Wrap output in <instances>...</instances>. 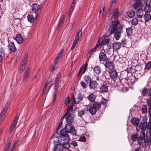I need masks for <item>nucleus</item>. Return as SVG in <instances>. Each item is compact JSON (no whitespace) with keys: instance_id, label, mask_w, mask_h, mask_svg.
I'll use <instances>...</instances> for the list:
<instances>
[{"instance_id":"nucleus-1","label":"nucleus","mask_w":151,"mask_h":151,"mask_svg":"<svg viewBox=\"0 0 151 151\" xmlns=\"http://www.w3.org/2000/svg\"><path fill=\"white\" fill-rule=\"evenodd\" d=\"M110 24L111 29L109 34L112 35L114 33V37L116 40H119L121 36V34L123 32L124 25H120L118 26V22L117 21L111 22L110 23Z\"/></svg>"},{"instance_id":"nucleus-2","label":"nucleus","mask_w":151,"mask_h":151,"mask_svg":"<svg viewBox=\"0 0 151 151\" xmlns=\"http://www.w3.org/2000/svg\"><path fill=\"white\" fill-rule=\"evenodd\" d=\"M110 39L107 35H105L102 37H99V40L95 47H102L105 45L109 44Z\"/></svg>"},{"instance_id":"nucleus-3","label":"nucleus","mask_w":151,"mask_h":151,"mask_svg":"<svg viewBox=\"0 0 151 151\" xmlns=\"http://www.w3.org/2000/svg\"><path fill=\"white\" fill-rule=\"evenodd\" d=\"M64 129L67 132L70 133L72 135H75L76 134V131L71 123L66 124Z\"/></svg>"},{"instance_id":"nucleus-4","label":"nucleus","mask_w":151,"mask_h":151,"mask_svg":"<svg viewBox=\"0 0 151 151\" xmlns=\"http://www.w3.org/2000/svg\"><path fill=\"white\" fill-rule=\"evenodd\" d=\"M53 80L52 78H50L48 79L43 89L42 92L43 94L45 93L47 91V89H49L50 88L51 86L52 85Z\"/></svg>"},{"instance_id":"nucleus-5","label":"nucleus","mask_w":151,"mask_h":151,"mask_svg":"<svg viewBox=\"0 0 151 151\" xmlns=\"http://www.w3.org/2000/svg\"><path fill=\"white\" fill-rule=\"evenodd\" d=\"M67 133L63 129L61 130L60 132V137L61 141H68L69 140L70 138Z\"/></svg>"},{"instance_id":"nucleus-6","label":"nucleus","mask_w":151,"mask_h":151,"mask_svg":"<svg viewBox=\"0 0 151 151\" xmlns=\"http://www.w3.org/2000/svg\"><path fill=\"white\" fill-rule=\"evenodd\" d=\"M64 118H65L66 121L68 123H70L72 122L73 118L71 116V114L70 112H66L64 115L62 117V119H63Z\"/></svg>"},{"instance_id":"nucleus-7","label":"nucleus","mask_w":151,"mask_h":151,"mask_svg":"<svg viewBox=\"0 0 151 151\" xmlns=\"http://www.w3.org/2000/svg\"><path fill=\"white\" fill-rule=\"evenodd\" d=\"M41 7L40 5L36 3L33 4L31 6V9L32 11L34 13H35V17L38 15L37 12L40 10Z\"/></svg>"},{"instance_id":"nucleus-8","label":"nucleus","mask_w":151,"mask_h":151,"mask_svg":"<svg viewBox=\"0 0 151 151\" xmlns=\"http://www.w3.org/2000/svg\"><path fill=\"white\" fill-rule=\"evenodd\" d=\"M146 117H144L142 118V120L144 122H141L139 124H138L139 126L138 128L142 129L143 130H145L147 128V123L146 122Z\"/></svg>"},{"instance_id":"nucleus-9","label":"nucleus","mask_w":151,"mask_h":151,"mask_svg":"<svg viewBox=\"0 0 151 151\" xmlns=\"http://www.w3.org/2000/svg\"><path fill=\"white\" fill-rule=\"evenodd\" d=\"M119 10L117 8H115L113 10V18H114V20H113L112 22H116L117 21L119 23V21L117 19L119 17Z\"/></svg>"},{"instance_id":"nucleus-10","label":"nucleus","mask_w":151,"mask_h":151,"mask_svg":"<svg viewBox=\"0 0 151 151\" xmlns=\"http://www.w3.org/2000/svg\"><path fill=\"white\" fill-rule=\"evenodd\" d=\"M106 68L107 69L109 70H112L114 68V65L113 63L109 60H107L106 63L105 64Z\"/></svg>"},{"instance_id":"nucleus-11","label":"nucleus","mask_w":151,"mask_h":151,"mask_svg":"<svg viewBox=\"0 0 151 151\" xmlns=\"http://www.w3.org/2000/svg\"><path fill=\"white\" fill-rule=\"evenodd\" d=\"M139 121V119L135 117L133 118L131 120V122L132 124L135 126L136 129L137 130H138V127L139 126L138 124Z\"/></svg>"},{"instance_id":"nucleus-12","label":"nucleus","mask_w":151,"mask_h":151,"mask_svg":"<svg viewBox=\"0 0 151 151\" xmlns=\"http://www.w3.org/2000/svg\"><path fill=\"white\" fill-rule=\"evenodd\" d=\"M60 141L58 142L59 144H57L55 145L54 151H61L63 150V147L60 142Z\"/></svg>"},{"instance_id":"nucleus-13","label":"nucleus","mask_w":151,"mask_h":151,"mask_svg":"<svg viewBox=\"0 0 151 151\" xmlns=\"http://www.w3.org/2000/svg\"><path fill=\"white\" fill-rule=\"evenodd\" d=\"M98 84L96 81H90L89 83V86L90 89H94L98 86Z\"/></svg>"},{"instance_id":"nucleus-14","label":"nucleus","mask_w":151,"mask_h":151,"mask_svg":"<svg viewBox=\"0 0 151 151\" xmlns=\"http://www.w3.org/2000/svg\"><path fill=\"white\" fill-rule=\"evenodd\" d=\"M109 73L110 76L112 78H116L118 76L117 72L114 69L110 70Z\"/></svg>"},{"instance_id":"nucleus-15","label":"nucleus","mask_w":151,"mask_h":151,"mask_svg":"<svg viewBox=\"0 0 151 151\" xmlns=\"http://www.w3.org/2000/svg\"><path fill=\"white\" fill-rule=\"evenodd\" d=\"M64 51V49H63L62 48L61 49L60 53L58 55L54 60V64L55 65H56L59 62L60 60L61 59L62 56V53Z\"/></svg>"},{"instance_id":"nucleus-16","label":"nucleus","mask_w":151,"mask_h":151,"mask_svg":"<svg viewBox=\"0 0 151 151\" xmlns=\"http://www.w3.org/2000/svg\"><path fill=\"white\" fill-rule=\"evenodd\" d=\"M29 68H27L24 73V75L22 79V81H25L27 80V79L29 77Z\"/></svg>"},{"instance_id":"nucleus-17","label":"nucleus","mask_w":151,"mask_h":151,"mask_svg":"<svg viewBox=\"0 0 151 151\" xmlns=\"http://www.w3.org/2000/svg\"><path fill=\"white\" fill-rule=\"evenodd\" d=\"M144 18L145 23L146 25H147V23L151 20V15L150 14L145 13L144 15Z\"/></svg>"},{"instance_id":"nucleus-18","label":"nucleus","mask_w":151,"mask_h":151,"mask_svg":"<svg viewBox=\"0 0 151 151\" xmlns=\"http://www.w3.org/2000/svg\"><path fill=\"white\" fill-rule=\"evenodd\" d=\"M99 59L101 63L102 62H104L106 60L107 57L103 52H101L100 53Z\"/></svg>"},{"instance_id":"nucleus-19","label":"nucleus","mask_w":151,"mask_h":151,"mask_svg":"<svg viewBox=\"0 0 151 151\" xmlns=\"http://www.w3.org/2000/svg\"><path fill=\"white\" fill-rule=\"evenodd\" d=\"M145 11L142 9H139L137 12V15L138 18L142 17L144 15Z\"/></svg>"},{"instance_id":"nucleus-20","label":"nucleus","mask_w":151,"mask_h":151,"mask_svg":"<svg viewBox=\"0 0 151 151\" xmlns=\"http://www.w3.org/2000/svg\"><path fill=\"white\" fill-rule=\"evenodd\" d=\"M138 143L139 145H142L143 147L146 146L145 139L139 138L138 140Z\"/></svg>"},{"instance_id":"nucleus-21","label":"nucleus","mask_w":151,"mask_h":151,"mask_svg":"<svg viewBox=\"0 0 151 151\" xmlns=\"http://www.w3.org/2000/svg\"><path fill=\"white\" fill-rule=\"evenodd\" d=\"M68 141H66L65 142L61 141L60 142V143L62 144V145L63 146V148H64L66 149H68L69 148L70 144Z\"/></svg>"},{"instance_id":"nucleus-22","label":"nucleus","mask_w":151,"mask_h":151,"mask_svg":"<svg viewBox=\"0 0 151 151\" xmlns=\"http://www.w3.org/2000/svg\"><path fill=\"white\" fill-rule=\"evenodd\" d=\"M28 54L27 53H25L24 58L22 59L21 62V65L22 66H24L25 64L27 63V60Z\"/></svg>"},{"instance_id":"nucleus-23","label":"nucleus","mask_w":151,"mask_h":151,"mask_svg":"<svg viewBox=\"0 0 151 151\" xmlns=\"http://www.w3.org/2000/svg\"><path fill=\"white\" fill-rule=\"evenodd\" d=\"M108 91V86L106 85H102L100 88V91L102 93L107 92Z\"/></svg>"},{"instance_id":"nucleus-24","label":"nucleus","mask_w":151,"mask_h":151,"mask_svg":"<svg viewBox=\"0 0 151 151\" xmlns=\"http://www.w3.org/2000/svg\"><path fill=\"white\" fill-rule=\"evenodd\" d=\"M88 100L91 102L94 101L95 98V96L93 93H91L88 97Z\"/></svg>"},{"instance_id":"nucleus-25","label":"nucleus","mask_w":151,"mask_h":151,"mask_svg":"<svg viewBox=\"0 0 151 151\" xmlns=\"http://www.w3.org/2000/svg\"><path fill=\"white\" fill-rule=\"evenodd\" d=\"M15 40L18 43H22L23 41V39L21 36L19 34L16 35Z\"/></svg>"},{"instance_id":"nucleus-26","label":"nucleus","mask_w":151,"mask_h":151,"mask_svg":"<svg viewBox=\"0 0 151 151\" xmlns=\"http://www.w3.org/2000/svg\"><path fill=\"white\" fill-rule=\"evenodd\" d=\"M88 111L91 114L94 115L96 113L97 110L93 106H92L89 108Z\"/></svg>"},{"instance_id":"nucleus-27","label":"nucleus","mask_w":151,"mask_h":151,"mask_svg":"<svg viewBox=\"0 0 151 151\" xmlns=\"http://www.w3.org/2000/svg\"><path fill=\"white\" fill-rule=\"evenodd\" d=\"M104 7L102 6L100 9L99 17L100 18H102L104 15Z\"/></svg>"},{"instance_id":"nucleus-28","label":"nucleus","mask_w":151,"mask_h":151,"mask_svg":"<svg viewBox=\"0 0 151 151\" xmlns=\"http://www.w3.org/2000/svg\"><path fill=\"white\" fill-rule=\"evenodd\" d=\"M93 71L96 74H99L101 72V68L99 66H96L94 68Z\"/></svg>"},{"instance_id":"nucleus-29","label":"nucleus","mask_w":151,"mask_h":151,"mask_svg":"<svg viewBox=\"0 0 151 151\" xmlns=\"http://www.w3.org/2000/svg\"><path fill=\"white\" fill-rule=\"evenodd\" d=\"M28 20L31 23L33 22L35 18L32 15L30 14L28 15L27 17Z\"/></svg>"},{"instance_id":"nucleus-30","label":"nucleus","mask_w":151,"mask_h":151,"mask_svg":"<svg viewBox=\"0 0 151 151\" xmlns=\"http://www.w3.org/2000/svg\"><path fill=\"white\" fill-rule=\"evenodd\" d=\"M65 16L63 15L62 16L59 20V22L58 24V27H60V26H61L63 24L64 20L65 19Z\"/></svg>"},{"instance_id":"nucleus-31","label":"nucleus","mask_w":151,"mask_h":151,"mask_svg":"<svg viewBox=\"0 0 151 151\" xmlns=\"http://www.w3.org/2000/svg\"><path fill=\"white\" fill-rule=\"evenodd\" d=\"M134 12L132 11H128L127 13V15L129 18L133 17L135 15Z\"/></svg>"},{"instance_id":"nucleus-32","label":"nucleus","mask_w":151,"mask_h":151,"mask_svg":"<svg viewBox=\"0 0 151 151\" xmlns=\"http://www.w3.org/2000/svg\"><path fill=\"white\" fill-rule=\"evenodd\" d=\"M147 105L148 107V110H151V97L147 100Z\"/></svg>"},{"instance_id":"nucleus-33","label":"nucleus","mask_w":151,"mask_h":151,"mask_svg":"<svg viewBox=\"0 0 151 151\" xmlns=\"http://www.w3.org/2000/svg\"><path fill=\"white\" fill-rule=\"evenodd\" d=\"M84 80L86 83H88L89 81H91V77L89 75H86L84 76Z\"/></svg>"},{"instance_id":"nucleus-34","label":"nucleus","mask_w":151,"mask_h":151,"mask_svg":"<svg viewBox=\"0 0 151 151\" xmlns=\"http://www.w3.org/2000/svg\"><path fill=\"white\" fill-rule=\"evenodd\" d=\"M145 145L146 143L147 144V145L150 146L151 145V137H147L145 139Z\"/></svg>"},{"instance_id":"nucleus-35","label":"nucleus","mask_w":151,"mask_h":151,"mask_svg":"<svg viewBox=\"0 0 151 151\" xmlns=\"http://www.w3.org/2000/svg\"><path fill=\"white\" fill-rule=\"evenodd\" d=\"M127 35L128 36H130L132 33V29L131 28H128L126 29Z\"/></svg>"},{"instance_id":"nucleus-36","label":"nucleus","mask_w":151,"mask_h":151,"mask_svg":"<svg viewBox=\"0 0 151 151\" xmlns=\"http://www.w3.org/2000/svg\"><path fill=\"white\" fill-rule=\"evenodd\" d=\"M148 93V89L146 88H144L142 92V95L143 96H146Z\"/></svg>"},{"instance_id":"nucleus-37","label":"nucleus","mask_w":151,"mask_h":151,"mask_svg":"<svg viewBox=\"0 0 151 151\" xmlns=\"http://www.w3.org/2000/svg\"><path fill=\"white\" fill-rule=\"evenodd\" d=\"M93 106L97 110V109H99L100 108L101 105L100 104L95 102L93 104Z\"/></svg>"},{"instance_id":"nucleus-38","label":"nucleus","mask_w":151,"mask_h":151,"mask_svg":"<svg viewBox=\"0 0 151 151\" xmlns=\"http://www.w3.org/2000/svg\"><path fill=\"white\" fill-rule=\"evenodd\" d=\"M119 83L117 82H115L114 80H113L111 81V86L114 87H117L119 86Z\"/></svg>"},{"instance_id":"nucleus-39","label":"nucleus","mask_w":151,"mask_h":151,"mask_svg":"<svg viewBox=\"0 0 151 151\" xmlns=\"http://www.w3.org/2000/svg\"><path fill=\"white\" fill-rule=\"evenodd\" d=\"M138 22V19L137 18H133L132 20V24L134 25H136L137 24Z\"/></svg>"},{"instance_id":"nucleus-40","label":"nucleus","mask_w":151,"mask_h":151,"mask_svg":"<svg viewBox=\"0 0 151 151\" xmlns=\"http://www.w3.org/2000/svg\"><path fill=\"white\" fill-rule=\"evenodd\" d=\"M151 68V62H149L148 63L146 64V65L145 69V70H148L150 69Z\"/></svg>"},{"instance_id":"nucleus-41","label":"nucleus","mask_w":151,"mask_h":151,"mask_svg":"<svg viewBox=\"0 0 151 151\" xmlns=\"http://www.w3.org/2000/svg\"><path fill=\"white\" fill-rule=\"evenodd\" d=\"M59 82V79H57L56 78L55 81V90H57L58 86V83Z\"/></svg>"},{"instance_id":"nucleus-42","label":"nucleus","mask_w":151,"mask_h":151,"mask_svg":"<svg viewBox=\"0 0 151 151\" xmlns=\"http://www.w3.org/2000/svg\"><path fill=\"white\" fill-rule=\"evenodd\" d=\"M147 106L146 105H143L142 106V111L143 113L145 114L147 113Z\"/></svg>"},{"instance_id":"nucleus-43","label":"nucleus","mask_w":151,"mask_h":151,"mask_svg":"<svg viewBox=\"0 0 151 151\" xmlns=\"http://www.w3.org/2000/svg\"><path fill=\"white\" fill-rule=\"evenodd\" d=\"M145 12H150L151 11V7L150 6H145Z\"/></svg>"},{"instance_id":"nucleus-44","label":"nucleus","mask_w":151,"mask_h":151,"mask_svg":"<svg viewBox=\"0 0 151 151\" xmlns=\"http://www.w3.org/2000/svg\"><path fill=\"white\" fill-rule=\"evenodd\" d=\"M77 98L78 102H80L83 100V95L81 94H78Z\"/></svg>"},{"instance_id":"nucleus-45","label":"nucleus","mask_w":151,"mask_h":151,"mask_svg":"<svg viewBox=\"0 0 151 151\" xmlns=\"http://www.w3.org/2000/svg\"><path fill=\"white\" fill-rule=\"evenodd\" d=\"M141 5V3L140 2H136L134 4V7L135 9H137Z\"/></svg>"},{"instance_id":"nucleus-46","label":"nucleus","mask_w":151,"mask_h":151,"mask_svg":"<svg viewBox=\"0 0 151 151\" xmlns=\"http://www.w3.org/2000/svg\"><path fill=\"white\" fill-rule=\"evenodd\" d=\"M145 132L143 131H141L140 133V135L139 138L145 139Z\"/></svg>"},{"instance_id":"nucleus-47","label":"nucleus","mask_w":151,"mask_h":151,"mask_svg":"<svg viewBox=\"0 0 151 151\" xmlns=\"http://www.w3.org/2000/svg\"><path fill=\"white\" fill-rule=\"evenodd\" d=\"M82 35V32L81 30H79L77 33V34L76 36V37L77 38H78V39H80L81 36Z\"/></svg>"},{"instance_id":"nucleus-48","label":"nucleus","mask_w":151,"mask_h":151,"mask_svg":"<svg viewBox=\"0 0 151 151\" xmlns=\"http://www.w3.org/2000/svg\"><path fill=\"white\" fill-rule=\"evenodd\" d=\"M138 136L137 134H136L135 135H132L131 138L132 140L134 141H136L138 138Z\"/></svg>"},{"instance_id":"nucleus-49","label":"nucleus","mask_w":151,"mask_h":151,"mask_svg":"<svg viewBox=\"0 0 151 151\" xmlns=\"http://www.w3.org/2000/svg\"><path fill=\"white\" fill-rule=\"evenodd\" d=\"M80 84L83 89L86 88L87 85L83 81H81Z\"/></svg>"},{"instance_id":"nucleus-50","label":"nucleus","mask_w":151,"mask_h":151,"mask_svg":"<svg viewBox=\"0 0 151 151\" xmlns=\"http://www.w3.org/2000/svg\"><path fill=\"white\" fill-rule=\"evenodd\" d=\"M11 145V143L9 142L8 143V144H7L6 147L4 151H9V148Z\"/></svg>"},{"instance_id":"nucleus-51","label":"nucleus","mask_w":151,"mask_h":151,"mask_svg":"<svg viewBox=\"0 0 151 151\" xmlns=\"http://www.w3.org/2000/svg\"><path fill=\"white\" fill-rule=\"evenodd\" d=\"M79 39L75 37V40L73 42L72 47H74L76 46V44L79 40Z\"/></svg>"},{"instance_id":"nucleus-52","label":"nucleus","mask_w":151,"mask_h":151,"mask_svg":"<svg viewBox=\"0 0 151 151\" xmlns=\"http://www.w3.org/2000/svg\"><path fill=\"white\" fill-rule=\"evenodd\" d=\"M151 2V0H145V6H150Z\"/></svg>"},{"instance_id":"nucleus-53","label":"nucleus","mask_w":151,"mask_h":151,"mask_svg":"<svg viewBox=\"0 0 151 151\" xmlns=\"http://www.w3.org/2000/svg\"><path fill=\"white\" fill-rule=\"evenodd\" d=\"M112 44L113 47H120V45L118 42H116Z\"/></svg>"},{"instance_id":"nucleus-54","label":"nucleus","mask_w":151,"mask_h":151,"mask_svg":"<svg viewBox=\"0 0 151 151\" xmlns=\"http://www.w3.org/2000/svg\"><path fill=\"white\" fill-rule=\"evenodd\" d=\"M79 140L81 142H84L86 140V139L84 136H81L80 137Z\"/></svg>"},{"instance_id":"nucleus-55","label":"nucleus","mask_w":151,"mask_h":151,"mask_svg":"<svg viewBox=\"0 0 151 151\" xmlns=\"http://www.w3.org/2000/svg\"><path fill=\"white\" fill-rule=\"evenodd\" d=\"M70 99L69 97H68L66 98L65 99V104H68L70 103Z\"/></svg>"},{"instance_id":"nucleus-56","label":"nucleus","mask_w":151,"mask_h":151,"mask_svg":"<svg viewBox=\"0 0 151 151\" xmlns=\"http://www.w3.org/2000/svg\"><path fill=\"white\" fill-rule=\"evenodd\" d=\"M87 65H88V64L87 63H86L84 67H83V70L82 73V74H83L85 72L87 68Z\"/></svg>"},{"instance_id":"nucleus-57","label":"nucleus","mask_w":151,"mask_h":151,"mask_svg":"<svg viewBox=\"0 0 151 151\" xmlns=\"http://www.w3.org/2000/svg\"><path fill=\"white\" fill-rule=\"evenodd\" d=\"M84 112L83 111H81L78 113V116L82 117V116L84 114Z\"/></svg>"},{"instance_id":"nucleus-58","label":"nucleus","mask_w":151,"mask_h":151,"mask_svg":"<svg viewBox=\"0 0 151 151\" xmlns=\"http://www.w3.org/2000/svg\"><path fill=\"white\" fill-rule=\"evenodd\" d=\"M103 48V50L104 52V53L105 54L108 53L109 50V48Z\"/></svg>"},{"instance_id":"nucleus-59","label":"nucleus","mask_w":151,"mask_h":151,"mask_svg":"<svg viewBox=\"0 0 151 151\" xmlns=\"http://www.w3.org/2000/svg\"><path fill=\"white\" fill-rule=\"evenodd\" d=\"M73 104L69 106V107L67 109V110L66 112H70V111L72 109L73 106Z\"/></svg>"},{"instance_id":"nucleus-60","label":"nucleus","mask_w":151,"mask_h":151,"mask_svg":"<svg viewBox=\"0 0 151 151\" xmlns=\"http://www.w3.org/2000/svg\"><path fill=\"white\" fill-rule=\"evenodd\" d=\"M148 116L149 118V121L151 122V110H148Z\"/></svg>"},{"instance_id":"nucleus-61","label":"nucleus","mask_w":151,"mask_h":151,"mask_svg":"<svg viewBox=\"0 0 151 151\" xmlns=\"http://www.w3.org/2000/svg\"><path fill=\"white\" fill-rule=\"evenodd\" d=\"M19 116H16L15 117L14 120L13 122H15V123L17 124L18 120L19 119Z\"/></svg>"},{"instance_id":"nucleus-62","label":"nucleus","mask_w":151,"mask_h":151,"mask_svg":"<svg viewBox=\"0 0 151 151\" xmlns=\"http://www.w3.org/2000/svg\"><path fill=\"white\" fill-rule=\"evenodd\" d=\"M95 48H93L91 50H89L88 52V53H92L93 52L95 51L96 49H95Z\"/></svg>"},{"instance_id":"nucleus-63","label":"nucleus","mask_w":151,"mask_h":151,"mask_svg":"<svg viewBox=\"0 0 151 151\" xmlns=\"http://www.w3.org/2000/svg\"><path fill=\"white\" fill-rule=\"evenodd\" d=\"M151 128V122H148L147 124V128L148 129Z\"/></svg>"},{"instance_id":"nucleus-64","label":"nucleus","mask_w":151,"mask_h":151,"mask_svg":"<svg viewBox=\"0 0 151 151\" xmlns=\"http://www.w3.org/2000/svg\"><path fill=\"white\" fill-rule=\"evenodd\" d=\"M148 96H151V88H149L148 89Z\"/></svg>"}]
</instances>
